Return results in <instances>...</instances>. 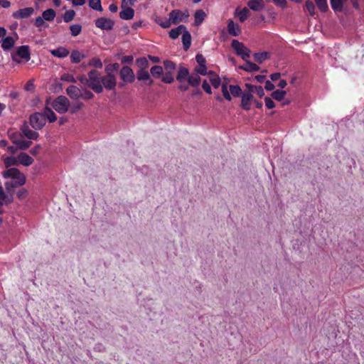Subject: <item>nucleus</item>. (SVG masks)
Returning a JSON list of instances; mask_svg holds the SVG:
<instances>
[{
    "mask_svg": "<svg viewBox=\"0 0 364 364\" xmlns=\"http://www.w3.org/2000/svg\"><path fill=\"white\" fill-rule=\"evenodd\" d=\"M241 107L246 111L250 109V103L252 102L254 97L250 92H243L241 95Z\"/></svg>",
    "mask_w": 364,
    "mask_h": 364,
    "instance_id": "12",
    "label": "nucleus"
},
{
    "mask_svg": "<svg viewBox=\"0 0 364 364\" xmlns=\"http://www.w3.org/2000/svg\"><path fill=\"white\" fill-rule=\"evenodd\" d=\"M21 132L23 137L25 136L30 140H36L39 136L38 133L31 130L26 124L21 127Z\"/></svg>",
    "mask_w": 364,
    "mask_h": 364,
    "instance_id": "13",
    "label": "nucleus"
},
{
    "mask_svg": "<svg viewBox=\"0 0 364 364\" xmlns=\"http://www.w3.org/2000/svg\"><path fill=\"white\" fill-rule=\"evenodd\" d=\"M41 145L38 144L36 145L35 147H33L31 151H30V153L33 155V156H36L38 154V151L41 149Z\"/></svg>",
    "mask_w": 364,
    "mask_h": 364,
    "instance_id": "64",
    "label": "nucleus"
},
{
    "mask_svg": "<svg viewBox=\"0 0 364 364\" xmlns=\"http://www.w3.org/2000/svg\"><path fill=\"white\" fill-rule=\"evenodd\" d=\"M89 6L95 11H102L101 0H89Z\"/></svg>",
    "mask_w": 364,
    "mask_h": 364,
    "instance_id": "43",
    "label": "nucleus"
},
{
    "mask_svg": "<svg viewBox=\"0 0 364 364\" xmlns=\"http://www.w3.org/2000/svg\"><path fill=\"white\" fill-rule=\"evenodd\" d=\"M169 18L171 23L176 25L189 16L188 11L183 12L179 9H174L169 13Z\"/></svg>",
    "mask_w": 364,
    "mask_h": 364,
    "instance_id": "8",
    "label": "nucleus"
},
{
    "mask_svg": "<svg viewBox=\"0 0 364 364\" xmlns=\"http://www.w3.org/2000/svg\"><path fill=\"white\" fill-rule=\"evenodd\" d=\"M164 66L166 73H173L174 70H176V64L171 60H164Z\"/></svg>",
    "mask_w": 364,
    "mask_h": 364,
    "instance_id": "41",
    "label": "nucleus"
},
{
    "mask_svg": "<svg viewBox=\"0 0 364 364\" xmlns=\"http://www.w3.org/2000/svg\"><path fill=\"white\" fill-rule=\"evenodd\" d=\"M43 114H45L46 120L48 119L50 122H54L57 119L56 114L48 107L44 109Z\"/></svg>",
    "mask_w": 364,
    "mask_h": 364,
    "instance_id": "32",
    "label": "nucleus"
},
{
    "mask_svg": "<svg viewBox=\"0 0 364 364\" xmlns=\"http://www.w3.org/2000/svg\"><path fill=\"white\" fill-rule=\"evenodd\" d=\"M189 75V70L188 68L180 66L176 75V80L179 82H182L184 80H187Z\"/></svg>",
    "mask_w": 364,
    "mask_h": 364,
    "instance_id": "24",
    "label": "nucleus"
},
{
    "mask_svg": "<svg viewBox=\"0 0 364 364\" xmlns=\"http://www.w3.org/2000/svg\"><path fill=\"white\" fill-rule=\"evenodd\" d=\"M95 24L96 27L102 30L110 31L113 29L114 22L110 18L100 17L95 21Z\"/></svg>",
    "mask_w": 364,
    "mask_h": 364,
    "instance_id": "10",
    "label": "nucleus"
},
{
    "mask_svg": "<svg viewBox=\"0 0 364 364\" xmlns=\"http://www.w3.org/2000/svg\"><path fill=\"white\" fill-rule=\"evenodd\" d=\"M18 58L28 61L31 59V52L28 46H21L17 48L16 52L11 54L12 60L20 63L21 60Z\"/></svg>",
    "mask_w": 364,
    "mask_h": 364,
    "instance_id": "5",
    "label": "nucleus"
},
{
    "mask_svg": "<svg viewBox=\"0 0 364 364\" xmlns=\"http://www.w3.org/2000/svg\"><path fill=\"white\" fill-rule=\"evenodd\" d=\"M44 18L43 17L38 16L35 20V26L38 28L41 27L44 24Z\"/></svg>",
    "mask_w": 364,
    "mask_h": 364,
    "instance_id": "60",
    "label": "nucleus"
},
{
    "mask_svg": "<svg viewBox=\"0 0 364 364\" xmlns=\"http://www.w3.org/2000/svg\"><path fill=\"white\" fill-rule=\"evenodd\" d=\"M136 65L138 66L139 70H147L149 63L146 58H139L136 60Z\"/></svg>",
    "mask_w": 364,
    "mask_h": 364,
    "instance_id": "34",
    "label": "nucleus"
},
{
    "mask_svg": "<svg viewBox=\"0 0 364 364\" xmlns=\"http://www.w3.org/2000/svg\"><path fill=\"white\" fill-rule=\"evenodd\" d=\"M27 196V191L25 188H21L17 192V197L18 199H24Z\"/></svg>",
    "mask_w": 364,
    "mask_h": 364,
    "instance_id": "56",
    "label": "nucleus"
},
{
    "mask_svg": "<svg viewBox=\"0 0 364 364\" xmlns=\"http://www.w3.org/2000/svg\"><path fill=\"white\" fill-rule=\"evenodd\" d=\"M347 0H330L331 6L335 11H341Z\"/></svg>",
    "mask_w": 364,
    "mask_h": 364,
    "instance_id": "33",
    "label": "nucleus"
},
{
    "mask_svg": "<svg viewBox=\"0 0 364 364\" xmlns=\"http://www.w3.org/2000/svg\"><path fill=\"white\" fill-rule=\"evenodd\" d=\"M270 57V54L268 52L264 51L262 53H254V59L255 60L261 64L266 60L269 59Z\"/></svg>",
    "mask_w": 364,
    "mask_h": 364,
    "instance_id": "26",
    "label": "nucleus"
},
{
    "mask_svg": "<svg viewBox=\"0 0 364 364\" xmlns=\"http://www.w3.org/2000/svg\"><path fill=\"white\" fill-rule=\"evenodd\" d=\"M70 105L69 100L63 95L56 97L52 102L53 108L60 114L65 113Z\"/></svg>",
    "mask_w": 364,
    "mask_h": 364,
    "instance_id": "3",
    "label": "nucleus"
},
{
    "mask_svg": "<svg viewBox=\"0 0 364 364\" xmlns=\"http://www.w3.org/2000/svg\"><path fill=\"white\" fill-rule=\"evenodd\" d=\"M94 97V95L90 90H85L83 92H80V97L83 100H90Z\"/></svg>",
    "mask_w": 364,
    "mask_h": 364,
    "instance_id": "53",
    "label": "nucleus"
},
{
    "mask_svg": "<svg viewBox=\"0 0 364 364\" xmlns=\"http://www.w3.org/2000/svg\"><path fill=\"white\" fill-rule=\"evenodd\" d=\"M183 31H186V26L184 25H180L178 27L173 28L169 31V37L171 39H176L181 34H182Z\"/></svg>",
    "mask_w": 364,
    "mask_h": 364,
    "instance_id": "25",
    "label": "nucleus"
},
{
    "mask_svg": "<svg viewBox=\"0 0 364 364\" xmlns=\"http://www.w3.org/2000/svg\"><path fill=\"white\" fill-rule=\"evenodd\" d=\"M50 53L55 57L63 58L69 55V50L65 47H59L56 49L52 50Z\"/></svg>",
    "mask_w": 364,
    "mask_h": 364,
    "instance_id": "20",
    "label": "nucleus"
},
{
    "mask_svg": "<svg viewBox=\"0 0 364 364\" xmlns=\"http://www.w3.org/2000/svg\"><path fill=\"white\" fill-rule=\"evenodd\" d=\"M150 74L147 70H138L136 72V78L139 81H146L149 79Z\"/></svg>",
    "mask_w": 364,
    "mask_h": 364,
    "instance_id": "37",
    "label": "nucleus"
},
{
    "mask_svg": "<svg viewBox=\"0 0 364 364\" xmlns=\"http://www.w3.org/2000/svg\"><path fill=\"white\" fill-rule=\"evenodd\" d=\"M13 144L18 146L20 150H26L32 144V141H26L21 132H14L9 136Z\"/></svg>",
    "mask_w": 364,
    "mask_h": 364,
    "instance_id": "2",
    "label": "nucleus"
},
{
    "mask_svg": "<svg viewBox=\"0 0 364 364\" xmlns=\"http://www.w3.org/2000/svg\"><path fill=\"white\" fill-rule=\"evenodd\" d=\"M18 182H19V180L17 179H12L11 181L6 182L5 183V188L6 191L9 193L13 194L14 190L15 188L23 186V184H18Z\"/></svg>",
    "mask_w": 364,
    "mask_h": 364,
    "instance_id": "29",
    "label": "nucleus"
},
{
    "mask_svg": "<svg viewBox=\"0 0 364 364\" xmlns=\"http://www.w3.org/2000/svg\"><path fill=\"white\" fill-rule=\"evenodd\" d=\"M264 88L267 90V91H272L274 89V85L269 80H267L265 82V86H264Z\"/></svg>",
    "mask_w": 364,
    "mask_h": 364,
    "instance_id": "63",
    "label": "nucleus"
},
{
    "mask_svg": "<svg viewBox=\"0 0 364 364\" xmlns=\"http://www.w3.org/2000/svg\"><path fill=\"white\" fill-rule=\"evenodd\" d=\"M249 8L254 11H259L264 7L262 0H250L247 4Z\"/></svg>",
    "mask_w": 364,
    "mask_h": 364,
    "instance_id": "18",
    "label": "nucleus"
},
{
    "mask_svg": "<svg viewBox=\"0 0 364 364\" xmlns=\"http://www.w3.org/2000/svg\"><path fill=\"white\" fill-rule=\"evenodd\" d=\"M245 63L243 65L239 66V68L247 72L259 71L260 68L254 63L249 61L246 59Z\"/></svg>",
    "mask_w": 364,
    "mask_h": 364,
    "instance_id": "19",
    "label": "nucleus"
},
{
    "mask_svg": "<svg viewBox=\"0 0 364 364\" xmlns=\"http://www.w3.org/2000/svg\"><path fill=\"white\" fill-rule=\"evenodd\" d=\"M1 48L4 50H9L11 48H12L14 46L15 41L14 38L11 36H8L4 38V40L1 41Z\"/></svg>",
    "mask_w": 364,
    "mask_h": 364,
    "instance_id": "28",
    "label": "nucleus"
},
{
    "mask_svg": "<svg viewBox=\"0 0 364 364\" xmlns=\"http://www.w3.org/2000/svg\"><path fill=\"white\" fill-rule=\"evenodd\" d=\"M305 9L307 11L309 14L313 16L315 14V6L314 3L311 1H306L305 3Z\"/></svg>",
    "mask_w": 364,
    "mask_h": 364,
    "instance_id": "48",
    "label": "nucleus"
},
{
    "mask_svg": "<svg viewBox=\"0 0 364 364\" xmlns=\"http://www.w3.org/2000/svg\"><path fill=\"white\" fill-rule=\"evenodd\" d=\"M80 90L75 85H70L66 90L68 95L72 99L80 98Z\"/></svg>",
    "mask_w": 364,
    "mask_h": 364,
    "instance_id": "21",
    "label": "nucleus"
},
{
    "mask_svg": "<svg viewBox=\"0 0 364 364\" xmlns=\"http://www.w3.org/2000/svg\"><path fill=\"white\" fill-rule=\"evenodd\" d=\"M249 10L247 8H243L237 14L238 18L241 22H244L247 18Z\"/></svg>",
    "mask_w": 364,
    "mask_h": 364,
    "instance_id": "50",
    "label": "nucleus"
},
{
    "mask_svg": "<svg viewBox=\"0 0 364 364\" xmlns=\"http://www.w3.org/2000/svg\"><path fill=\"white\" fill-rule=\"evenodd\" d=\"M78 80L86 85L88 86V76H85V75H82L77 77Z\"/></svg>",
    "mask_w": 364,
    "mask_h": 364,
    "instance_id": "62",
    "label": "nucleus"
},
{
    "mask_svg": "<svg viewBox=\"0 0 364 364\" xmlns=\"http://www.w3.org/2000/svg\"><path fill=\"white\" fill-rule=\"evenodd\" d=\"M195 72L198 75L200 74L201 75H208L207 67L206 65H198V67L195 68Z\"/></svg>",
    "mask_w": 364,
    "mask_h": 364,
    "instance_id": "52",
    "label": "nucleus"
},
{
    "mask_svg": "<svg viewBox=\"0 0 364 364\" xmlns=\"http://www.w3.org/2000/svg\"><path fill=\"white\" fill-rule=\"evenodd\" d=\"M228 31L232 36H238L241 30L239 26L235 24L232 20H230L228 23Z\"/></svg>",
    "mask_w": 364,
    "mask_h": 364,
    "instance_id": "16",
    "label": "nucleus"
},
{
    "mask_svg": "<svg viewBox=\"0 0 364 364\" xmlns=\"http://www.w3.org/2000/svg\"><path fill=\"white\" fill-rule=\"evenodd\" d=\"M34 10L31 7H26L21 9L13 14L14 18H25L30 17L33 13Z\"/></svg>",
    "mask_w": 364,
    "mask_h": 364,
    "instance_id": "14",
    "label": "nucleus"
},
{
    "mask_svg": "<svg viewBox=\"0 0 364 364\" xmlns=\"http://www.w3.org/2000/svg\"><path fill=\"white\" fill-rule=\"evenodd\" d=\"M255 92L260 98L263 97L264 95V91L262 86H257L255 87Z\"/></svg>",
    "mask_w": 364,
    "mask_h": 364,
    "instance_id": "61",
    "label": "nucleus"
},
{
    "mask_svg": "<svg viewBox=\"0 0 364 364\" xmlns=\"http://www.w3.org/2000/svg\"><path fill=\"white\" fill-rule=\"evenodd\" d=\"M287 92L284 90H277L274 91L271 95L274 100L280 102L284 98Z\"/></svg>",
    "mask_w": 364,
    "mask_h": 364,
    "instance_id": "38",
    "label": "nucleus"
},
{
    "mask_svg": "<svg viewBox=\"0 0 364 364\" xmlns=\"http://www.w3.org/2000/svg\"><path fill=\"white\" fill-rule=\"evenodd\" d=\"M182 42L183 49L185 50H188L191 45V35L186 28V31H183V32L182 33Z\"/></svg>",
    "mask_w": 364,
    "mask_h": 364,
    "instance_id": "17",
    "label": "nucleus"
},
{
    "mask_svg": "<svg viewBox=\"0 0 364 364\" xmlns=\"http://www.w3.org/2000/svg\"><path fill=\"white\" fill-rule=\"evenodd\" d=\"M43 18L48 21H51L55 16V11L53 9H48L42 14Z\"/></svg>",
    "mask_w": 364,
    "mask_h": 364,
    "instance_id": "36",
    "label": "nucleus"
},
{
    "mask_svg": "<svg viewBox=\"0 0 364 364\" xmlns=\"http://www.w3.org/2000/svg\"><path fill=\"white\" fill-rule=\"evenodd\" d=\"M229 89L230 94L235 97H240L242 94L241 87L237 85H230Z\"/></svg>",
    "mask_w": 364,
    "mask_h": 364,
    "instance_id": "39",
    "label": "nucleus"
},
{
    "mask_svg": "<svg viewBox=\"0 0 364 364\" xmlns=\"http://www.w3.org/2000/svg\"><path fill=\"white\" fill-rule=\"evenodd\" d=\"M120 78L127 83H132L135 80L134 71L129 66H123L119 72Z\"/></svg>",
    "mask_w": 364,
    "mask_h": 364,
    "instance_id": "9",
    "label": "nucleus"
},
{
    "mask_svg": "<svg viewBox=\"0 0 364 364\" xmlns=\"http://www.w3.org/2000/svg\"><path fill=\"white\" fill-rule=\"evenodd\" d=\"M30 124L36 129H41L46 124L45 114L43 112H35L29 118Z\"/></svg>",
    "mask_w": 364,
    "mask_h": 364,
    "instance_id": "7",
    "label": "nucleus"
},
{
    "mask_svg": "<svg viewBox=\"0 0 364 364\" xmlns=\"http://www.w3.org/2000/svg\"><path fill=\"white\" fill-rule=\"evenodd\" d=\"M231 46L235 50L236 54L240 56L242 60H246V59H248L250 57V50L237 40H232Z\"/></svg>",
    "mask_w": 364,
    "mask_h": 364,
    "instance_id": "4",
    "label": "nucleus"
},
{
    "mask_svg": "<svg viewBox=\"0 0 364 364\" xmlns=\"http://www.w3.org/2000/svg\"><path fill=\"white\" fill-rule=\"evenodd\" d=\"M318 9L321 12H326L328 10L327 0H314Z\"/></svg>",
    "mask_w": 364,
    "mask_h": 364,
    "instance_id": "42",
    "label": "nucleus"
},
{
    "mask_svg": "<svg viewBox=\"0 0 364 364\" xmlns=\"http://www.w3.org/2000/svg\"><path fill=\"white\" fill-rule=\"evenodd\" d=\"M75 16V11L74 10H69L65 12L63 15V21L65 23L70 22L73 21Z\"/></svg>",
    "mask_w": 364,
    "mask_h": 364,
    "instance_id": "45",
    "label": "nucleus"
},
{
    "mask_svg": "<svg viewBox=\"0 0 364 364\" xmlns=\"http://www.w3.org/2000/svg\"><path fill=\"white\" fill-rule=\"evenodd\" d=\"M205 16H206V14L203 10H202V9L197 10L194 15L195 25L196 26L200 25L205 20Z\"/></svg>",
    "mask_w": 364,
    "mask_h": 364,
    "instance_id": "31",
    "label": "nucleus"
},
{
    "mask_svg": "<svg viewBox=\"0 0 364 364\" xmlns=\"http://www.w3.org/2000/svg\"><path fill=\"white\" fill-rule=\"evenodd\" d=\"M88 87L96 93H101L103 91V87L101 84L102 77L100 73L96 70H90L88 74Z\"/></svg>",
    "mask_w": 364,
    "mask_h": 364,
    "instance_id": "1",
    "label": "nucleus"
},
{
    "mask_svg": "<svg viewBox=\"0 0 364 364\" xmlns=\"http://www.w3.org/2000/svg\"><path fill=\"white\" fill-rule=\"evenodd\" d=\"M18 164L25 166H31L34 161L33 159L25 152H21L18 155Z\"/></svg>",
    "mask_w": 364,
    "mask_h": 364,
    "instance_id": "15",
    "label": "nucleus"
},
{
    "mask_svg": "<svg viewBox=\"0 0 364 364\" xmlns=\"http://www.w3.org/2000/svg\"><path fill=\"white\" fill-rule=\"evenodd\" d=\"M150 73L154 77H159L164 73L163 68L160 65H154L151 67Z\"/></svg>",
    "mask_w": 364,
    "mask_h": 364,
    "instance_id": "40",
    "label": "nucleus"
},
{
    "mask_svg": "<svg viewBox=\"0 0 364 364\" xmlns=\"http://www.w3.org/2000/svg\"><path fill=\"white\" fill-rule=\"evenodd\" d=\"M174 78L173 76V73H165L164 75L162 77V81L164 83L171 84L173 82Z\"/></svg>",
    "mask_w": 364,
    "mask_h": 364,
    "instance_id": "51",
    "label": "nucleus"
},
{
    "mask_svg": "<svg viewBox=\"0 0 364 364\" xmlns=\"http://www.w3.org/2000/svg\"><path fill=\"white\" fill-rule=\"evenodd\" d=\"M196 60L198 65H205L206 60L203 55L197 54L196 56Z\"/></svg>",
    "mask_w": 364,
    "mask_h": 364,
    "instance_id": "55",
    "label": "nucleus"
},
{
    "mask_svg": "<svg viewBox=\"0 0 364 364\" xmlns=\"http://www.w3.org/2000/svg\"><path fill=\"white\" fill-rule=\"evenodd\" d=\"M70 30L73 36H77L81 33L82 26L80 24H73L70 26Z\"/></svg>",
    "mask_w": 364,
    "mask_h": 364,
    "instance_id": "46",
    "label": "nucleus"
},
{
    "mask_svg": "<svg viewBox=\"0 0 364 364\" xmlns=\"http://www.w3.org/2000/svg\"><path fill=\"white\" fill-rule=\"evenodd\" d=\"M155 22L163 28H169L171 25V21L170 20V18L168 19L163 18L161 17H157L155 19Z\"/></svg>",
    "mask_w": 364,
    "mask_h": 364,
    "instance_id": "35",
    "label": "nucleus"
},
{
    "mask_svg": "<svg viewBox=\"0 0 364 364\" xmlns=\"http://www.w3.org/2000/svg\"><path fill=\"white\" fill-rule=\"evenodd\" d=\"M107 90H113L116 87V78L114 75L108 73L106 75L102 77L101 84Z\"/></svg>",
    "mask_w": 364,
    "mask_h": 364,
    "instance_id": "11",
    "label": "nucleus"
},
{
    "mask_svg": "<svg viewBox=\"0 0 364 364\" xmlns=\"http://www.w3.org/2000/svg\"><path fill=\"white\" fill-rule=\"evenodd\" d=\"M34 88H35V86H34L33 80H30L29 81H28L25 85V90L27 91H33Z\"/></svg>",
    "mask_w": 364,
    "mask_h": 364,
    "instance_id": "59",
    "label": "nucleus"
},
{
    "mask_svg": "<svg viewBox=\"0 0 364 364\" xmlns=\"http://www.w3.org/2000/svg\"><path fill=\"white\" fill-rule=\"evenodd\" d=\"M85 58V55L82 54L77 50H73L71 52L70 60L73 63H79Z\"/></svg>",
    "mask_w": 364,
    "mask_h": 364,
    "instance_id": "27",
    "label": "nucleus"
},
{
    "mask_svg": "<svg viewBox=\"0 0 364 364\" xmlns=\"http://www.w3.org/2000/svg\"><path fill=\"white\" fill-rule=\"evenodd\" d=\"M88 65L93 66L97 68H102L103 65L100 58H92V59L90 60V61L88 63Z\"/></svg>",
    "mask_w": 364,
    "mask_h": 364,
    "instance_id": "49",
    "label": "nucleus"
},
{
    "mask_svg": "<svg viewBox=\"0 0 364 364\" xmlns=\"http://www.w3.org/2000/svg\"><path fill=\"white\" fill-rule=\"evenodd\" d=\"M134 16V10L131 7H127L119 12V17L124 20H130Z\"/></svg>",
    "mask_w": 364,
    "mask_h": 364,
    "instance_id": "23",
    "label": "nucleus"
},
{
    "mask_svg": "<svg viewBox=\"0 0 364 364\" xmlns=\"http://www.w3.org/2000/svg\"><path fill=\"white\" fill-rule=\"evenodd\" d=\"M200 77L197 73H193L192 75H189L187 79L188 84L192 87H197L200 83Z\"/></svg>",
    "mask_w": 364,
    "mask_h": 364,
    "instance_id": "30",
    "label": "nucleus"
},
{
    "mask_svg": "<svg viewBox=\"0 0 364 364\" xmlns=\"http://www.w3.org/2000/svg\"><path fill=\"white\" fill-rule=\"evenodd\" d=\"M82 105H83V104L82 102H76L71 108V112L72 113L77 112L82 107Z\"/></svg>",
    "mask_w": 364,
    "mask_h": 364,
    "instance_id": "57",
    "label": "nucleus"
},
{
    "mask_svg": "<svg viewBox=\"0 0 364 364\" xmlns=\"http://www.w3.org/2000/svg\"><path fill=\"white\" fill-rule=\"evenodd\" d=\"M264 102H265V105L267 109H273L274 107H275V103L270 97H266L264 98Z\"/></svg>",
    "mask_w": 364,
    "mask_h": 364,
    "instance_id": "54",
    "label": "nucleus"
},
{
    "mask_svg": "<svg viewBox=\"0 0 364 364\" xmlns=\"http://www.w3.org/2000/svg\"><path fill=\"white\" fill-rule=\"evenodd\" d=\"M228 82H223L221 88H222V92L224 98L228 101H231L232 97L231 95L228 90Z\"/></svg>",
    "mask_w": 364,
    "mask_h": 364,
    "instance_id": "47",
    "label": "nucleus"
},
{
    "mask_svg": "<svg viewBox=\"0 0 364 364\" xmlns=\"http://www.w3.org/2000/svg\"><path fill=\"white\" fill-rule=\"evenodd\" d=\"M4 164L6 168L11 167L12 166H16L18 164V157L15 158L14 156H9L4 159Z\"/></svg>",
    "mask_w": 364,
    "mask_h": 364,
    "instance_id": "44",
    "label": "nucleus"
},
{
    "mask_svg": "<svg viewBox=\"0 0 364 364\" xmlns=\"http://www.w3.org/2000/svg\"><path fill=\"white\" fill-rule=\"evenodd\" d=\"M4 178L19 180L18 184H25L26 176L16 168H10L2 173Z\"/></svg>",
    "mask_w": 364,
    "mask_h": 364,
    "instance_id": "6",
    "label": "nucleus"
},
{
    "mask_svg": "<svg viewBox=\"0 0 364 364\" xmlns=\"http://www.w3.org/2000/svg\"><path fill=\"white\" fill-rule=\"evenodd\" d=\"M208 75L210 77V82L214 88H218L221 83V80L218 74L210 70L208 72Z\"/></svg>",
    "mask_w": 364,
    "mask_h": 364,
    "instance_id": "22",
    "label": "nucleus"
},
{
    "mask_svg": "<svg viewBox=\"0 0 364 364\" xmlns=\"http://www.w3.org/2000/svg\"><path fill=\"white\" fill-rule=\"evenodd\" d=\"M202 87L204 90V91L208 94L212 93L211 87L208 82L206 80H204L202 84Z\"/></svg>",
    "mask_w": 364,
    "mask_h": 364,
    "instance_id": "58",
    "label": "nucleus"
}]
</instances>
